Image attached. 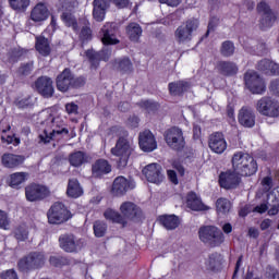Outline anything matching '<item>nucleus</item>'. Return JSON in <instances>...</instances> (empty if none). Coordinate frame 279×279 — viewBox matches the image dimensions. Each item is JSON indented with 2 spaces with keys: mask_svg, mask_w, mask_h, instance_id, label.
<instances>
[{
  "mask_svg": "<svg viewBox=\"0 0 279 279\" xmlns=\"http://www.w3.org/2000/svg\"><path fill=\"white\" fill-rule=\"evenodd\" d=\"M198 239L208 247H219L226 241V235L216 226H203L198 229Z\"/></svg>",
  "mask_w": 279,
  "mask_h": 279,
  "instance_id": "nucleus-1",
  "label": "nucleus"
},
{
  "mask_svg": "<svg viewBox=\"0 0 279 279\" xmlns=\"http://www.w3.org/2000/svg\"><path fill=\"white\" fill-rule=\"evenodd\" d=\"M143 173L146 180L153 184H160V182L165 180V175L162 174V167L158 163L147 165L143 169Z\"/></svg>",
  "mask_w": 279,
  "mask_h": 279,
  "instance_id": "nucleus-12",
  "label": "nucleus"
},
{
  "mask_svg": "<svg viewBox=\"0 0 279 279\" xmlns=\"http://www.w3.org/2000/svg\"><path fill=\"white\" fill-rule=\"evenodd\" d=\"M59 245L61 250L68 253L77 252L80 245L73 234H63L59 238Z\"/></svg>",
  "mask_w": 279,
  "mask_h": 279,
  "instance_id": "nucleus-23",
  "label": "nucleus"
},
{
  "mask_svg": "<svg viewBox=\"0 0 279 279\" xmlns=\"http://www.w3.org/2000/svg\"><path fill=\"white\" fill-rule=\"evenodd\" d=\"M104 217L105 219H107L108 221H112L113 223H121V226H128V220H125V218L121 214L113 209H107L104 213Z\"/></svg>",
  "mask_w": 279,
  "mask_h": 279,
  "instance_id": "nucleus-39",
  "label": "nucleus"
},
{
  "mask_svg": "<svg viewBox=\"0 0 279 279\" xmlns=\"http://www.w3.org/2000/svg\"><path fill=\"white\" fill-rule=\"evenodd\" d=\"M101 43L105 45H119L117 39V26L114 23H106L99 32Z\"/></svg>",
  "mask_w": 279,
  "mask_h": 279,
  "instance_id": "nucleus-13",
  "label": "nucleus"
},
{
  "mask_svg": "<svg viewBox=\"0 0 279 279\" xmlns=\"http://www.w3.org/2000/svg\"><path fill=\"white\" fill-rule=\"evenodd\" d=\"M256 69L266 75H279V64L269 59L258 61Z\"/></svg>",
  "mask_w": 279,
  "mask_h": 279,
  "instance_id": "nucleus-22",
  "label": "nucleus"
},
{
  "mask_svg": "<svg viewBox=\"0 0 279 279\" xmlns=\"http://www.w3.org/2000/svg\"><path fill=\"white\" fill-rule=\"evenodd\" d=\"M61 19L68 27H72L74 32H77V21L75 20L73 14H71L70 12H63Z\"/></svg>",
  "mask_w": 279,
  "mask_h": 279,
  "instance_id": "nucleus-47",
  "label": "nucleus"
},
{
  "mask_svg": "<svg viewBox=\"0 0 279 279\" xmlns=\"http://www.w3.org/2000/svg\"><path fill=\"white\" fill-rule=\"evenodd\" d=\"M29 174H27V172H16L11 174L10 177V184L12 186V189H16V186H19L20 184H23V182H25V180H27V177Z\"/></svg>",
  "mask_w": 279,
  "mask_h": 279,
  "instance_id": "nucleus-42",
  "label": "nucleus"
},
{
  "mask_svg": "<svg viewBox=\"0 0 279 279\" xmlns=\"http://www.w3.org/2000/svg\"><path fill=\"white\" fill-rule=\"evenodd\" d=\"M78 107L75 102H68L65 105V112L68 114H77Z\"/></svg>",
  "mask_w": 279,
  "mask_h": 279,
  "instance_id": "nucleus-57",
  "label": "nucleus"
},
{
  "mask_svg": "<svg viewBox=\"0 0 279 279\" xmlns=\"http://www.w3.org/2000/svg\"><path fill=\"white\" fill-rule=\"evenodd\" d=\"M257 171L258 163H256L254 157L250 156L244 165V168H242V172H240V175H254V173H256Z\"/></svg>",
  "mask_w": 279,
  "mask_h": 279,
  "instance_id": "nucleus-40",
  "label": "nucleus"
},
{
  "mask_svg": "<svg viewBox=\"0 0 279 279\" xmlns=\"http://www.w3.org/2000/svg\"><path fill=\"white\" fill-rule=\"evenodd\" d=\"M9 3L15 12H25L29 8V0H9Z\"/></svg>",
  "mask_w": 279,
  "mask_h": 279,
  "instance_id": "nucleus-43",
  "label": "nucleus"
},
{
  "mask_svg": "<svg viewBox=\"0 0 279 279\" xmlns=\"http://www.w3.org/2000/svg\"><path fill=\"white\" fill-rule=\"evenodd\" d=\"M241 178H239V173L236 171H227L222 172L219 175V184L222 189H235L239 186Z\"/></svg>",
  "mask_w": 279,
  "mask_h": 279,
  "instance_id": "nucleus-18",
  "label": "nucleus"
},
{
  "mask_svg": "<svg viewBox=\"0 0 279 279\" xmlns=\"http://www.w3.org/2000/svg\"><path fill=\"white\" fill-rule=\"evenodd\" d=\"M198 27H199L198 19L192 17L186 20L174 32V38L177 43L181 45L184 43H191V40H193V34L197 32Z\"/></svg>",
  "mask_w": 279,
  "mask_h": 279,
  "instance_id": "nucleus-3",
  "label": "nucleus"
},
{
  "mask_svg": "<svg viewBox=\"0 0 279 279\" xmlns=\"http://www.w3.org/2000/svg\"><path fill=\"white\" fill-rule=\"evenodd\" d=\"M250 158V154H245L242 151L235 153L232 157V167L235 173L241 175V172L243 171L245 163L247 162Z\"/></svg>",
  "mask_w": 279,
  "mask_h": 279,
  "instance_id": "nucleus-27",
  "label": "nucleus"
},
{
  "mask_svg": "<svg viewBox=\"0 0 279 279\" xmlns=\"http://www.w3.org/2000/svg\"><path fill=\"white\" fill-rule=\"evenodd\" d=\"M140 106L142 108H145V110H147L148 112H151L154 110H158L157 102H154L151 100H143V101L140 102Z\"/></svg>",
  "mask_w": 279,
  "mask_h": 279,
  "instance_id": "nucleus-51",
  "label": "nucleus"
},
{
  "mask_svg": "<svg viewBox=\"0 0 279 279\" xmlns=\"http://www.w3.org/2000/svg\"><path fill=\"white\" fill-rule=\"evenodd\" d=\"M35 88L41 95L43 97H46L47 99L49 97H53V81L51 77L48 76H40L35 82Z\"/></svg>",
  "mask_w": 279,
  "mask_h": 279,
  "instance_id": "nucleus-14",
  "label": "nucleus"
},
{
  "mask_svg": "<svg viewBox=\"0 0 279 279\" xmlns=\"http://www.w3.org/2000/svg\"><path fill=\"white\" fill-rule=\"evenodd\" d=\"M221 254L219 253H211L209 254L208 258L205 260V267L209 271H215L221 267Z\"/></svg>",
  "mask_w": 279,
  "mask_h": 279,
  "instance_id": "nucleus-37",
  "label": "nucleus"
},
{
  "mask_svg": "<svg viewBox=\"0 0 279 279\" xmlns=\"http://www.w3.org/2000/svg\"><path fill=\"white\" fill-rule=\"evenodd\" d=\"M66 195L68 197H72L73 199H77V197H82L84 195V189L82 187L77 179L69 180Z\"/></svg>",
  "mask_w": 279,
  "mask_h": 279,
  "instance_id": "nucleus-28",
  "label": "nucleus"
},
{
  "mask_svg": "<svg viewBox=\"0 0 279 279\" xmlns=\"http://www.w3.org/2000/svg\"><path fill=\"white\" fill-rule=\"evenodd\" d=\"M100 60H104L105 62H108L110 60V56H112V50L110 49H102L98 52Z\"/></svg>",
  "mask_w": 279,
  "mask_h": 279,
  "instance_id": "nucleus-59",
  "label": "nucleus"
},
{
  "mask_svg": "<svg viewBox=\"0 0 279 279\" xmlns=\"http://www.w3.org/2000/svg\"><path fill=\"white\" fill-rule=\"evenodd\" d=\"M186 206L191 210H206V206L194 192H190L186 197Z\"/></svg>",
  "mask_w": 279,
  "mask_h": 279,
  "instance_id": "nucleus-33",
  "label": "nucleus"
},
{
  "mask_svg": "<svg viewBox=\"0 0 279 279\" xmlns=\"http://www.w3.org/2000/svg\"><path fill=\"white\" fill-rule=\"evenodd\" d=\"M167 173L172 184H178V174L174 172V170H168Z\"/></svg>",
  "mask_w": 279,
  "mask_h": 279,
  "instance_id": "nucleus-63",
  "label": "nucleus"
},
{
  "mask_svg": "<svg viewBox=\"0 0 279 279\" xmlns=\"http://www.w3.org/2000/svg\"><path fill=\"white\" fill-rule=\"evenodd\" d=\"M58 5L63 12H73L77 8V0H59Z\"/></svg>",
  "mask_w": 279,
  "mask_h": 279,
  "instance_id": "nucleus-45",
  "label": "nucleus"
},
{
  "mask_svg": "<svg viewBox=\"0 0 279 279\" xmlns=\"http://www.w3.org/2000/svg\"><path fill=\"white\" fill-rule=\"evenodd\" d=\"M269 210V207L266 203H263L260 205H257L254 207L253 213H258L259 215H263L264 213H267Z\"/></svg>",
  "mask_w": 279,
  "mask_h": 279,
  "instance_id": "nucleus-60",
  "label": "nucleus"
},
{
  "mask_svg": "<svg viewBox=\"0 0 279 279\" xmlns=\"http://www.w3.org/2000/svg\"><path fill=\"white\" fill-rule=\"evenodd\" d=\"M45 254L43 253H31L26 257L20 259L17 267L20 270L27 272V271H35V269H40L45 267Z\"/></svg>",
  "mask_w": 279,
  "mask_h": 279,
  "instance_id": "nucleus-7",
  "label": "nucleus"
},
{
  "mask_svg": "<svg viewBox=\"0 0 279 279\" xmlns=\"http://www.w3.org/2000/svg\"><path fill=\"white\" fill-rule=\"evenodd\" d=\"M256 110L263 117H269L270 119H278L279 117V102L271 97H263L256 104Z\"/></svg>",
  "mask_w": 279,
  "mask_h": 279,
  "instance_id": "nucleus-6",
  "label": "nucleus"
},
{
  "mask_svg": "<svg viewBox=\"0 0 279 279\" xmlns=\"http://www.w3.org/2000/svg\"><path fill=\"white\" fill-rule=\"evenodd\" d=\"M120 211L125 221H128V219H138V217L142 215L141 208H138V206L132 202L122 203L120 206Z\"/></svg>",
  "mask_w": 279,
  "mask_h": 279,
  "instance_id": "nucleus-19",
  "label": "nucleus"
},
{
  "mask_svg": "<svg viewBox=\"0 0 279 279\" xmlns=\"http://www.w3.org/2000/svg\"><path fill=\"white\" fill-rule=\"evenodd\" d=\"M245 86L253 95L265 93V82L255 71H247L244 75Z\"/></svg>",
  "mask_w": 279,
  "mask_h": 279,
  "instance_id": "nucleus-10",
  "label": "nucleus"
},
{
  "mask_svg": "<svg viewBox=\"0 0 279 279\" xmlns=\"http://www.w3.org/2000/svg\"><path fill=\"white\" fill-rule=\"evenodd\" d=\"M2 132H3L2 136H1L2 143H7V145H10L11 143H13L14 136L7 135L5 132H8V130H2Z\"/></svg>",
  "mask_w": 279,
  "mask_h": 279,
  "instance_id": "nucleus-62",
  "label": "nucleus"
},
{
  "mask_svg": "<svg viewBox=\"0 0 279 279\" xmlns=\"http://www.w3.org/2000/svg\"><path fill=\"white\" fill-rule=\"evenodd\" d=\"M113 3L119 8V10H123V8L130 7V0H113Z\"/></svg>",
  "mask_w": 279,
  "mask_h": 279,
  "instance_id": "nucleus-61",
  "label": "nucleus"
},
{
  "mask_svg": "<svg viewBox=\"0 0 279 279\" xmlns=\"http://www.w3.org/2000/svg\"><path fill=\"white\" fill-rule=\"evenodd\" d=\"M232 208V203L228 198H218L216 202V210L219 215H228Z\"/></svg>",
  "mask_w": 279,
  "mask_h": 279,
  "instance_id": "nucleus-41",
  "label": "nucleus"
},
{
  "mask_svg": "<svg viewBox=\"0 0 279 279\" xmlns=\"http://www.w3.org/2000/svg\"><path fill=\"white\" fill-rule=\"evenodd\" d=\"M218 71L221 75L232 76L239 73V66L231 61H220L218 63Z\"/></svg>",
  "mask_w": 279,
  "mask_h": 279,
  "instance_id": "nucleus-30",
  "label": "nucleus"
},
{
  "mask_svg": "<svg viewBox=\"0 0 279 279\" xmlns=\"http://www.w3.org/2000/svg\"><path fill=\"white\" fill-rule=\"evenodd\" d=\"M84 86V80L75 78L73 72L69 69H64L61 74L57 76V88L61 93H66L70 88H80Z\"/></svg>",
  "mask_w": 279,
  "mask_h": 279,
  "instance_id": "nucleus-4",
  "label": "nucleus"
},
{
  "mask_svg": "<svg viewBox=\"0 0 279 279\" xmlns=\"http://www.w3.org/2000/svg\"><path fill=\"white\" fill-rule=\"evenodd\" d=\"M270 89L275 93V95H279V81H272L270 83Z\"/></svg>",
  "mask_w": 279,
  "mask_h": 279,
  "instance_id": "nucleus-64",
  "label": "nucleus"
},
{
  "mask_svg": "<svg viewBox=\"0 0 279 279\" xmlns=\"http://www.w3.org/2000/svg\"><path fill=\"white\" fill-rule=\"evenodd\" d=\"M25 158L23 156L13 155V154H4L2 156V165L8 169H14V167H19V165H23Z\"/></svg>",
  "mask_w": 279,
  "mask_h": 279,
  "instance_id": "nucleus-32",
  "label": "nucleus"
},
{
  "mask_svg": "<svg viewBox=\"0 0 279 279\" xmlns=\"http://www.w3.org/2000/svg\"><path fill=\"white\" fill-rule=\"evenodd\" d=\"M31 19L35 23H40L43 21H47L49 19V9L45 3H38L31 12Z\"/></svg>",
  "mask_w": 279,
  "mask_h": 279,
  "instance_id": "nucleus-26",
  "label": "nucleus"
},
{
  "mask_svg": "<svg viewBox=\"0 0 279 279\" xmlns=\"http://www.w3.org/2000/svg\"><path fill=\"white\" fill-rule=\"evenodd\" d=\"M126 34L133 43H138L141 39V36H143V28L138 23H130L126 26Z\"/></svg>",
  "mask_w": 279,
  "mask_h": 279,
  "instance_id": "nucleus-35",
  "label": "nucleus"
},
{
  "mask_svg": "<svg viewBox=\"0 0 279 279\" xmlns=\"http://www.w3.org/2000/svg\"><path fill=\"white\" fill-rule=\"evenodd\" d=\"M48 222L60 225L71 219V211L61 202L54 203L47 213Z\"/></svg>",
  "mask_w": 279,
  "mask_h": 279,
  "instance_id": "nucleus-5",
  "label": "nucleus"
},
{
  "mask_svg": "<svg viewBox=\"0 0 279 279\" xmlns=\"http://www.w3.org/2000/svg\"><path fill=\"white\" fill-rule=\"evenodd\" d=\"M257 12L260 15L259 27L260 29H269L276 23V13L271 11L267 2L262 1L257 4Z\"/></svg>",
  "mask_w": 279,
  "mask_h": 279,
  "instance_id": "nucleus-9",
  "label": "nucleus"
},
{
  "mask_svg": "<svg viewBox=\"0 0 279 279\" xmlns=\"http://www.w3.org/2000/svg\"><path fill=\"white\" fill-rule=\"evenodd\" d=\"M262 186L265 193H268V191H271V189L274 187V180L271 179V177H265L262 180Z\"/></svg>",
  "mask_w": 279,
  "mask_h": 279,
  "instance_id": "nucleus-52",
  "label": "nucleus"
},
{
  "mask_svg": "<svg viewBox=\"0 0 279 279\" xmlns=\"http://www.w3.org/2000/svg\"><path fill=\"white\" fill-rule=\"evenodd\" d=\"M34 71V62H28L20 68L22 75H29Z\"/></svg>",
  "mask_w": 279,
  "mask_h": 279,
  "instance_id": "nucleus-56",
  "label": "nucleus"
},
{
  "mask_svg": "<svg viewBox=\"0 0 279 279\" xmlns=\"http://www.w3.org/2000/svg\"><path fill=\"white\" fill-rule=\"evenodd\" d=\"M49 263L53 267H62V265H69V259L62 256H51Z\"/></svg>",
  "mask_w": 279,
  "mask_h": 279,
  "instance_id": "nucleus-50",
  "label": "nucleus"
},
{
  "mask_svg": "<svg viewBox=\"0 0 279 279\" xmlns=\"http://www.w3.org/2000/svg\"><path fill=\"white\" fill-rule=\"evenodd\" d=\"M108 8H110V0H94L93 16L95 21L101 23L106 19Z\"/></svg>",
  "mask_w": 279,
  "mask_h": 279,
  "instance_id": "nucleus-24",
  "label": "nucleus"
},
{
  "mask_svg": "<svg viewBox=\"0 0 279 279\" xmlns=\"http://www.w3.org/2000/svg\"><path fill=\"white\" fill-rule=\"evenodd\" d=\"M81 38L83 40H90V38H93V31L90 29V26H83L81 31Z\"/></svg>",
  "mask_w": 279,
  "mask_h": 279,
  "instance_id": "nucleus-53",
  "label": "nucleus"
},
{
  "mask_svg": "<svg viewBox=\"0 0 279 279\" xmlns=\"http://www.w3.org/2000/svg\"><path fill=\"white\" fill-rule=\"evenodd\" d=\"M108 231V225L106 222L97 220L94 222V234L97 239H101V236H106V232Z\"/></svg>",
  "mask_w": 279,
  "mask_h": 279,
  "instance_id": "nucleus-44",
  "label": "nucleus"
},
{
  "mask_svg": "<svg viewBox=\"0 0 279 279\" xmlns=\"http://www.w3.org/2000/svg\"><path fill=\"white\" fill-rule=\"evenodd\" d=\"M25 195L27 202H40L49 197V189L45 185L33 183L25 187Z\"/></svg>",
  "mask_w": 279,
  "mask_h": 279,
  "instance_id": "nucleus-11",
  "label": "nucleus"
},
{
  "mask_svg": "<svg viewBox=\"0 0 279 279\" xmlns=\"http://www.w3.org/2000/svg\"><path fill=\"white\" fill-rule=\"evenodd\" d=\"M69 134V129L66 128H62L60 129V126H58L57 129H53L50 133H47V131H44L40 135H39V141L40 143H51V141H53V138H63V136H68Z\"/></svg>",
  "mask_w": 279,
  "mask_h": 279,
  "instance_id": "nucleus-25",
  "label": "nucleus"
},
{
  "mask_svg": "<svg viewBox=\"0 0 279 279\" xmlns=\"http://www.w3.org/2000/svg\"><path fill=\"white\" fill-rule=\"evenodd\" d=\"M208 145L214 154H223L228 149V143H226V137L221 132L209 135Z\"/></svg>",
  "mask_w": 279,
  "mask_h": 279,
  "instance_id": "nucleus-15",
  "label": "nucleus"
},
{
  "mask_svg": "<svg viewBox=\"0 0 279 279\" xmlns=\"http://www.w3.org/2000/svg\"><path fill=\"white\" fill-rule=\"evenodd\" d=\"M17 108H27L28 106H32L31 98H21L15 101Z\"/></svg>",
  "mask_w": 279,
  "mask_h": 279,
  "instance_id": "nucleus-58",
  "label": "nucleus"
},
{
  "mask_svg": "<svg viewBox=\"0 0 279 279\" xmlns=\"http://www.w3.org/2000/svg\"><path fill=\"white\" fill-rule=\"evenodd\" d=\"M69 162L72 167H82L84 162H88V157L82 150L74 151L69 156Z\"/></svg>",
  "mask_w": 279,
  "mask_h": 279,
  "instance_id": "nucleus-38",
  "label": "nucleus"
},
{
  "mask_svg": "<svg viewBox=\"0 0 279 279\" xmlns=\"http://www.w3.org/2000/svg\"><path fill=\"white\" fill-rule=\"evenodd\" d=\"M14 236L17 241H27L29 236V231H27V227L25 225L15 228Z\"/></svg>",
  "mask_w": 279,
  "mask_h": 279,
  "instance_id": "nucleus-48",
  "label": "nucleus"
},
{
  "mask_svg": "<svg viewBox=\"0 0 279 279\" xmlns=\"http://www.w3.org/2000/svg\"><path fill=\"white\" fill-rule=\"evenodd\" d=\"M165 141L171 149H174V151H181V149H184V146L186 145V142L184 141V133L177 126L166 131Z\"/></svg>",
  "mask_w": 279,
  "mask_h": 279,
  "instance_id": "nucleus-8",
  "label": "nucleus"
},
{
  "mask_svg": "<svg viewBox=\"0 0 279 279\" xmlns=\"http://www.w3.org/2000/svg\"><path fill=\"white\" fill-rule=\"evenodd\" d=\"M132 151H134L132 143H130V141H128L125 137H120L116 144V147L111 148V154L119 158V169H125V167H128V161L130 160V156H132Z\"/></svg>",
  "mask_w": 279,
  "mask_h": 279,
  "instance_id": "nucleus-2",
  "label": "nucleus"
},
{
  "mask_svg": "<svg viewBox=\"0 0 279 279\" xmlns=\"http://www.w3.org/2000/svg\"><path fill=\"white\" fill-rule=\"evenodd\" d=\"M112 171V166L106 159H98L92 166V175L94 178H101L108 175Z\"/></svg>",
  "mask_w": 279,
  "mask_h": 279,
  "instance_id": "nucleus-21",
  "label": "nucleus"
},
{
  "mask_svg": "<svg viewBox=\"0 0 279 279\" xmlns=\"http://www.w3.org/2000/svg\"><path fill=\"white\" fill-rule=\"evenodd\" d=\"M113 68L116 69V71H119L123 74L132 73L134 71V65L132 64L130 58L117 59L113 62Z\"/></svg>",
  "mask_w": 279,
  "mask_h": 279,
  "instance_id": "nucleus-34",
  "label": "nucleus"
},
{
  "mask_svg": "<svg viewBox=\"0 0 279 279\" xmlns=\"http://www.w3.org/2000/svg\"><path fill=\"white\" fill-rule=\"evenodd\" d=\"M170 95H173L174 97L182 95L183 93H186L191 88V83L186 81H179L174 83H169L168 85Z\"/></svg>",
  "mask_w": 279,
  "mask_h": 279,
  "instance_id": "nucleus-29",
  "label": "nucleus"
},
{
  "mask_svg": "<svg viewBox=\"0 0 279 279\" xmlns=\"http://www.w3.org/2000/svg\"><path fill=\"white\" fill-rule=\"evenodd\" d=\"M220 53L225 58H230L231 56H234V44L230 40L222 43Z\"/></svg>",
  "mask_w": 279,
  "mask_h": 279,
  "instance_id": "nucleus-46",
  "label": "nucleus"
},
{
  "mask_svg": "<svg viewBox=\"0 0 279 279\" xmlns=\"http://www.w3.org/2000/svg\"><path fill=\"white\" fill-rule=\"evenodd\" d=\"M134 189V183L125 177H118L114 179L112 184L111 193L117 197L125 195L130 190Z\"/></svg>",
  "mask_w": 279,
  "mask_h": 279,
  "instance_id": "nucleus-16",
  "label": "nucleus"
},
{
  "mask_svg": "<svg viewBox=\"0 0 279 279\" xmlns=\"http://www.w3.org/2000/svg\"><path fill=\"white\" fill-rule=\"evenodd\" d=\"M1 279H19V275H16V270L15 269H9L3 271L0 275Z\"/></svg>",
  "mask_w": 279,
  "mask_h": 279,
  "instance_id": "nucleus-55",
  "label": "nucleus"
},
{
  "mask_svg": "<svg viewBox=\"0 0 279 279\" xmlns=\"http://www.w3.org/2000/svg\"><path fill=\"white\" fill-rule=\"evenodd\" d=\"M85 53H86V58L90 62L92 66H94V69H97V66H99V62H101L99 52H97L95 50H87Z\"/></svg>",
  "mask_w": 279,
  "mask_h": 279,
  "instance_id": "nucleus-49",
  "label": "nucleus"
},
{
  "mask_svg": "<svg viewBox=\"0 0 279 279\" xmlns=\"http://www.w3.org/2000/svg\"><path fill=\"white\" fill-rule=\"evenodd\" d=\"M160 223L166 228V230H175L180 226V218L175 215H166L159 217Z\"/></svg>",
  "mask_w": 279,
  "mask_h": 279,
  "instance_id": "nucleus-36",
  "label": "nucleus"
},
{
  "mask_svg": "<svg viewBox=\"0 0 279 279\" xmlns=\"http://www.w3.org/2000/svg\"><path fill=\"white\" fill-rule=\"evenodd\" d=\"M140 147L143 151H154L158 147L156 143V137H154V133L151 131L146 130L140 133Z\"/></svg>",
  "mask_w": 279,
  "mask_h": 279,
  "instance_id": "nucleus-17",
  "label": "nucleus"
},
{
  "mask_svg": "<svg viewBox=\"0 0 279 279\" xmlns=\"http://www.w3.org/2000/svg\"><path fill=\"white\" fill-rule=\"evenodd\" d=\"M238 121L243 128H254L256 125V116L252 108L243 107L239 112Z\"/></svg>",
  "mask_w": 279,
  "mask_h": 279,
  "instance_id": "nucleus-20",
  "label": "nucleus"
},
{
  "mask_svg": "<svg viewBox=\"0 0 279 279\" xmlns=\"http://www.w3.org/2000/svg\"><path fill=\"white\" fill-rule=\"evenodd\" d=\"M35 49L40 53V56H44L47 58L49 53H51V46L49 45V39H47L45 36L40 35L36 37L35 43Z\"/></svg>",
  "mask_w": 279,
  "mask_h": 279,
  "instance_id": "nucleus-31",
  "label": "nucleus"
},
{
  "mask_svg": "<svg viewBox=\"0 0 279 279\" xmlns=\"http://www.w3.org/2000/svg\"><path fill=\"white\" fill-rule=\"evenodd\" d=\"M8 226H10V220H8V214L5 211L0 210V228L3 230H8Z\"/></svg>",
  "mask_w": 279,
  "mask_h": 279,
  "instance_id": "nucleus-54",
  "label": "nucleus"
}]
</instances>
